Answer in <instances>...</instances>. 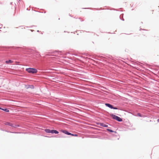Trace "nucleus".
Listing matches in <instances>:
<instances>
[{"instance_id": "f257e3e1", "label": "nucleus", "mask_w": 159, "mask_h": 159, "mask_svg": "<svg viewBox=\"0 0 159 159\" xmlns=\"http://www.w3.org/2000/svg\"><path fill=\"white\" fill-rule=\"evenodd\" d=\"M26 70L29 73L34 74L36 73L37 72V70L35 68H28L26 69Z\"/></svg>"}, {"instance_id": "f03ea898", "label": "nucleus", "mask_w": 159, "mask_h": 159, "mask_svg": "<svg viewBox=\"0 0 159 159\" xmlns=\"http://www.w3.org/2000/svg\"><path fill=\"white\" fill-rule=\"evenodd\" d=\"M111 117H112V118L114 119H115L117 120L118 121H121L122 120V119L120 118L119 117L115 115H114L113 114H111Z\"/></svg>"}, {"instance_id": "7ed1b4c3", "label": "nucleus", "mask_w": 159, "mask_h": 159, "mask_svg": "<svg viewBox=\"0 0 159 159\" xmlns=\"http://www.w3.org/2000/svg\"><path fill=\"white\" fill-rule=\"evenodd\" d=\"M61 131L63 133L68 135H70L71 134V133L68 132L66 130H61Z\"/></svg>"}, {"instance_id": "20e7f679", "label": "nucleus", "mask_w": 159, "mask_h": 159, "mask_svg": "<svg viewBox=\"0 0 159 159\" xmlns=\"http://www.w3.org/2000/svg\"><path fill=\"white\" fill-rule=\"evenodd\" d=\"M4 124L6 125H8L11 127H13V125L10 122H5L4 123Z\"/></svg>"}, {"instance_id": "39448f33", "label": "nucleus", "mask_w": 159, "mask_h": 159, "mask_svg": "<svg viewBox=\"0 0 159 159\" xmlns=\"http://www.w3.org/2000/svg\"><path fill=\"white\" fill-rule=\"evenodd\" d=\"M51 133L52 134L55 133L56 134H57L58 133V132L56 130L53 129V130H51Z\"/></svg>"}, {"instance_id": "423d86ee", "label": "nucleus", "mask_w": 159, "mask_h": 159, "mask_svg": "<svg viewBox=\"0 0 159 159\" xmlns=\"http://www.w3.org/2000/svg\"><path fill=\"white\" fill-rule=\"evenodd\" d=\"M105 105L109 107V108H111V109H112L113 108V106L112 105H111V104H109L106 103L105 104Z\"/></svg>"}, {"instance_id": "0eeeda50", "label": "nucleus", "mask_w": 159, "mask_h": 159, "mask_svg": "<svg viewBox=\"0 0 159 159\" xmlns=\"http://www.w3.org/2000/svg\"><path fill=\"white\" fill-rule=\"evenodd\" d=\"M13 62V61L11 60H9L8 61H5V63L7 64H11Z\"/></svg>"}, {"instance_id": "6e6552de", "label": "nucleus", "mask_w": 159, "mask_h": 159, "mask_svg": "<svg viewBox=\"0 0 159 159\" xmlns=\"http://www.w3.org/2000/svg\"><path fill=\"white\" fill-rule=\"evenodd\" d=\"M45 131L48 133H51V130L49 129H46L45 130Z\"/></svg>"}, {"instance_id": "1a4fd4ad", "label": "nucleus", "mask_w": 159, "mask_h": 159, "mask_svg": "<svg viewBox=\"0 0 159 159\" xmlns=\"http://www.w3.org/2000/svg\"><path fill=\"white\" fill-rule=\"evenodd\" d=\"M100 125L101 126H102L105 127H107L108 126L107 125L103 123H101Z\"/></svg>"}, {"instance_id": "9d476101", "label": "nucleus", "mask_w": 159, "mask_h": 159, "mask_svg": "<svg viewBox=\"0 0 159 159\" xmlns=\"http://www.w3.org/2000/svg\"><path fill=\"white\" fill-rule=\"evenodd\" d=\"M2 109L3 110L6 112H8L9 111V110L7 109Z\"/></svg>"}, {"instance_id": "9b49d317", "label": "nucleus", "mask_w": 159, "mask_h": 159, "mask_svg": "<svg viewBox=\"0 0 159 159\" xmlns=\"http://www.w3.org/2000/svg\"><path fill=\"white\" fill-rule=\"evenodd\" d=\"M70 135H72V136H75V137L78 136V135L77 134H71V133Z\"/></svg>"}, {"instance_id": "f8f14e48", "label": "nucleus", "mask_w": 159, "mask_h": 159, "mask_svg": "<svg viewBox=\"0 0 159 159\" xmlns=\"http://www.w3.org/2000/svg\"><path fill=\"white\" fill-rule=\"evenodd\" d=\"M107 130L108 131L111 132H114L113 130L110 129H107Z\"/></svg>"}, {"instance_id": "ddd939ff", "label": "nucleus", "mask_w": 159, "mask_h": 159, "mask_svg": "<svg viewBox=\"0 0 159 159\" xmlns=\"http://www.w3.org/2000/svg\"><path fill=\"white\" fill-rule=\"evenodd\" d=\"M137 116H140V117H141L142 116L141 115V114L139 113H138L137 114Z\"/></svg>"}, {"instance_id": "4468645a", "label": "nucleus", "mask_w": 159, "mask_h": 159, "mask_svg": "<svg viewBox=\"0 0 159 159\" xmlns=\"http://www.w3.org/2000/svg\"><path fill=\"white\" fill-rule=\"evenodd\" d=\"M112 109H117V108L115 107H113V108Z\"/></svg>"}, {"instance_id": "2eb2a0df", "label": "nucleus", "mask_w": 159, "mask_h": 159, "mask_svg": "<svg viewBox=\"0 0 159 159\" xmlns=\"http://www.w3.org/2000/svg\"><path fill=\"white\" fill-rule=\"evenodd\" d=\"M157 121L158 122H159V119L157 120Z\"/></svg>"}, {"instance_id": "dca6fc26", "label": "nucleus", "mask_w": 159, "mask_h": 159, "mask_svg": "<svg viewBox=\"0 0 159 159\" xmlns=\"http://www.w3.org/2000/svg\"><path fill=\"white\" fill-rule=\"evenodd\" d=\"M0 109H1V108H0Z\"/></svg>"}]
</instances>
